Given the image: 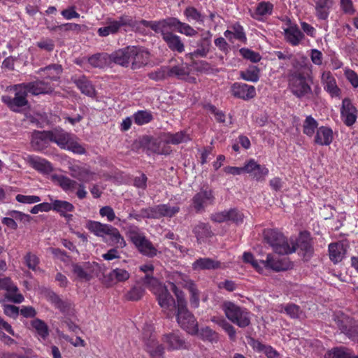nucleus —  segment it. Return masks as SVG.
Returning <instances> with one entry per match:
<instances>
[{"label":"nucleus","mask_w":358,"mask_h":358,"mask_svg":"<svg viewBox=\"0 0 358 358\" xmlns=\"http://www.w3.org/2000/svg\"><path fill=\"white\" fill-rule=\"evenodd\" d=\"M243 260L245 263L250 264L252 267L259 273L263 272V268L259 262L255 259L253 255L250 252H244L243 254Z\"/></svg>","instance_id":"69168bd1"},{"label":"nucleus","mask_w":358,"mask_h":358,"mask_svg":"<svg viewBox=\"0 0 358 358\" xmlns=\"http://www.w3.org/2000/svg\"><path fill=\"white\" fill-rule=\"evenodd\" d=\"M143 341L145 345V350L151 358H164V347L159 344L154 333L144 330L143 332Z\"/></svg>","instance_id":"ddd939ff"},{"label":"nucleus","mask_w":358,"mask_h":358,"mask_svg":"<svg viewBox=\"0 0 358 358\" xmlns=\"http://www.w3.org/2000/svg\"><path fill=\"white\" fill-rule=\"evenodd\" d=\"M244 215L242 212L236 208H231L227 210V222H232L236 224L243 222Z\"/></svg>","instance_id":"e2e57ef3"},{"label":"nucleus","mask_w":358,"mask_h":358,"mask_svg":"<svg viewBox=\"0 0 358 358\" xmlns=\"http://www.w3.org/2000/svg\"><path fill=\"white\" fill-rule=\"evenodd\" d=\"M221 308L226 317L241 328H245L251 324V313L231 301H224Z\"/></svg>","instance_id":"423d86ee"},{"label":"nucleus","mask_w":358,"mask_h":358,"mask_svg":"<svg viewBox=\"0 0 358 358\" xmlns=\"http://www.w3.org/2000/svg\"><path fill=\"white\" fill-rule=\"evenodd\" d=\"M324 358H351V355L344 348L337 347L328 350L324 355Z\"/></svg>","instance_id":"052dcab7"},{"label":"nucleus","mask_w":358,"mask_h":358,"mask_svg":"<svg viewBox=\"0 0 358 358\" xmlns=\"http://www.w3.org/2000/svg\"><path fill=\"white\" fill-rule=\"evenodd\" d=\"M264 242L280 255H289L294 252V248L289 247V241L284 234L276 229H265L263 231Z\"/></svg>","instance_id":"0eeeda50"},{"label":"nucleus","mask_w":358,"mask_h":358,"mask_svg":"<svg viewBox=\"0 0 358 358\" xmlns=\"http://www.w3.org/2000/svg\"><path fill=\"white\" fill-rule=\"evenodd\" d=\"M130 46L119 49L109 55L110 64L113 62L124 67L129 66Z\"/></svg>","instance_id":"c85d7f7f"},{"label":"nucleus","mask_w":358,"mask_h":358,"mask_svg":"<svg viewBox=\"0 0 358 358\" xmlns=\"http://www.w3.org/2000/svg\"><path fill=\"white\" fill-rule=\"evenodd\" d=\"M163 136H164L169 145H170V144L178 145L182 143H186L191 140V138L185 130L180 131L174 134L166 132L164 133Z\"/></svg>","instance_id":"e433bc0d"},{"label":"nucleus","mask_w":358,"mask_h":358,"mask_svg":"<svg viewBox=\"0 0 358 358\" xmlns=\"http://www.w3.org/2000/svg\"><path fill=\"white\" fill-rule=\"evenodd\" d=\"M280 312L285 313L292 319L299 318L302 313L300 306L292 303L286 304L283 307V310H280Z\"/></svg>","instance_id":"13d9d810"},{"label":"nucleus","mask_w":358,"mask_h":358,"mask_svg":"<svg viewBox=\"0 0 358 358\" xmlns=\"http://www.w3.org/2000/svg\"><path fill=\"white\" fill-rule=\"evenodd\" d=\"M31 325L41 339L45 341L48 338L49 336V328L43 320L35 318L31 322Z\"/></svg>","instance_id":"49530a36"},{"label":"nucleus","mask_w":358,"mask_h":358,"mask_svg":"<svg viewBox=\"0 0 358 358\" xmlns=\"http://www.w3.org/2000/svg\"><path fill=\"white\" fill-rule=\"evenodd\" d=\"M52 210L58 213L60 216H62L66 213H72L75 210L74 206L66 201L63 200H54L51 203Z\"/></svg>","instance_id":"a18cd8bd"},{"label":"nucleus","mask_w":358,"mask_h":358,"mask_svg":"<svg viewBox=\"0 0 358 358\" xmlns=\"http://www.w3.org/2000/svg\"><path fill=\"white\" fill-rule=\"evenodd\" d=\"M196 334H199L202 341L211 343H217L220 339L219 334L209 327H202L200 330L198 329Z\"/></svg>","instance_id":"09e8293b"},{"label":"nucleus","mask_w":358,"mask_h":358,"mask_svg":"<svg viewBox=\"0 0 358 358\" xmlns=\"http://www.w3.org/2000/svg\"><path fill=\"white\" fill-rule=\"evenodd\" d=\"M49 141L57 144L61 149H64L72 134L58 127L48 131Z\"/></svg>","instance_id":"b1692460"},{"label":"nucleus","mask_w":358,"mask_h":358,"mask_svg":"<svg viewBox=\"0 0 358 358\" xmlns=\"http://www.w3.org/2000/svg\"><path fill=\"white\" fill-rule=\"evenodd\" d=\"M129 65L131 69H139L146 66L149 62L150 52L141 46H130Z\"/></svg>","instance_id":"4468645a"},{"label":"nucleus","mask_w":358,"mask_h":358,"mask_svg":"<svg viewBox=\"0 0 358 358\" xmlns=\"http://www.w3.org/2000/svg\"><path fill=\"white\" fill-rule=\"evenodd\" d=\"M273 4L270 1H261L257 3L255 10L250 12V16L258 21L263 20L266 15H271L273 13Z\"/></svg>","instance_id":"473e14b6"},{"label":"nucleus","mask_w":358,"mask_h":358,"mask_svg":"<svg viewBox=\"0 0 358 358\" xmlns=\"http://www.w3.org/2000/svg\"><path fill=\"white\" fill-rule=\"evenodd\" d=\"M72 80L82 94L91 98L96 96V91L95 87L86 76H74L72 78Z\"/></svg>","instance_id":"393cba45"},{"label":"nucleus","mask_w":358,"mask_h":358,"mask_svg":"<svg viewBox=\"0 0 358 358\" xmlns=\"http://www.w3.org/2000/svg\"><path fill=\"white\" fill-rule=\"evenodd\" d=\"M25 87L28 92L33 95L48 94L52 92L50 85L44 80H37L33 82L24 83Z\"/></svg>","instance_id":"cd10ccee"},{"label":"nucleus","mask_w":358,"mask_h":358,"mask_svg":"<svg viewBox=\"0 0 358 358\" xmlns=\"http://www.w3.org/2000/svg\"><path fill=\"white\" fill-rule=\"evenodd\" d=\"M134 123L138 126L150 123L153 120L152 112L147 110H139L133 115Z\"/></svg>","instance_id":"3c124183"},{"label":"nucleus","mask_w":358,"mask_h":358,"mask_svg":"<svg viewBox=\"0 0 358 358\" xmlns=\"http://www.w3.org/2000/svg\"><path fill=\"white\" fill-rule=\"evenodd\" d=\"M222 263L209 257H200L192 263L194 271L215 270L221 268Z\"/></svg>","instance_id":"c756f323"},{"label":"nucleus","mask_w":358,"mask_h":358,"mask_svg":"<svg viewBox=\"0 0 358 358\" xmlns=\"http://www.w3.org/2000/svg\"><path fill=\"white\" fill-rule=\"evenodd\" d=\"M28 162L33 169L41 173H48L53 169L50 162L38 156H29Z\"/></svg>","instance_id":"72a5a7b5"},{"label":"nucleus","mask_w":358,"mask_h":358,"mask_svg":"<svg viewBox=\"0 0 358 358\" xmlns=\"http://www.w3.org/2000/svg\"><path fill=\"white\" fill-rule=\"evenodd\" d=\"M124 27L131 28L133 30L142 31L143 24L140 21H136L127 14L121 15L117 20L108 17L106 20V26L99 27L97 34L101 37H106L109 35L117 34L120 29Z\"/></svg>","instance_id":"39448f33"},{"label":"nucleus","mask_w":358,"mask_h":358,"mask_svg":"<svg viewBox=\"0 0 358 358\" xmlns=\"http://www.w3.org/2000/svg\"><path fill=\"white\" fill-rule=\"evenodd\" d=\"M339 6L343 14L352 15L356 12L352 0H340Z\"/></svg>","instance_id":"338daca9"},{"label":"nucleus","mask_w":358,"mask_h":358,"mask_svg":"<svg viewBox=\"0 0 358 358\" xmlns=\"http://www.w3.org/2000/svg\"><path fill=\"white\" fill-rule=\"evenodd\" d=\"M10 90L14 92V96L3 95L1 101L6 105L10 110L14 113H21L22 108L29 106L28 92L24 83L13 85L10 86Z\"/></svg>","instance_id":"6e6552de"},{"label":"nucleus","mask_w":358,"mask_h":358,"mask_svg":"<svg viewBox=\"0 0 358 358\" xmlns=\"http://www.w3.org/2000/svg\"><path fill=\"white\" fill-rule=\"evenodd\" d=\"M287 83L292 94L299 99L312 93L313 77L309 73L301 69L290 70L287 73Z\"/></svg>","instance_id":"20e7f679"},{"label":"nucleus","mask_w":358,"mask_h":358,"mask_svg":"<svg viewBox=\"0 0 358 358\" xmlns=\"http://www.w3.org/2000/svg\"><path fill=\"white\" fill-rule=\"evenodd\" d=\"M212 36L213 34L209 30L203 31L201 34L200 38L196 41L197 48L189 53L191 59L206 57L207 56L212 45Z\"/></svg>","instance_id":"dca6fc26"},{"label":"nucleus","mask_w":358,"mask_h":358,"mask_svg":"<svg viewBox=\"0 0 358 358\" xmlns=\"http://www.w3.org/2000/svg\"><path fill=\"white\" fill-rule=\"evenodd\" d=\"M319 128L317 121L311 115L306 117L303 123V132L308 137H312Z\"/></svg>","instance_id":"603ef678"},{"label":"nucleus","mask_w":358,"mask_h":358,"mask_svg":"<svg viewBox=\"0 0 358 358\" xmlns=\"http://www.w3.org/2000/svg\"><path fill=\"white\" fill-rule=\"evenodd\" d=\"M139 144L147 152L157 155H169L173 151L171 147L167 144L164 136L160 140L150 136H144L140 139Z\"/></svg>","instance_id":"9d476101"},{"label":"nucleus","mask_w":358,"mask_h":358,"mask_svg":"<svg viewBox=\"0 0 358 358\" xmlns=\"http://www.w3.org/2000/svg\"><path fill=\"white\" fill-rule=\"evenodd\" d=\"M162 341L166 345L169 351L187 350L189 345L185 339L178 332L165 334Z\"/></svg>","instance_id":"a211bd4d"},{"label":"nucleus","mask_w":358,"mask_h":358,"mask_svg":"<svg viewBox=\"0 0 358 358\" xmlns=\"http://www.w3.org/2000/svg\"><path fill=\"white\" fill-rule=\"evenodd\" d=\"M145 293V289L138 285H134L125 294V299L127 301H138L140 300Z\"/></svg>","instance_id":"5fc2aeb1"},{"label":"nucleus","mask_w":358,"mask_h":358,"mask_svg":"<svg viewBox=\"0 0 358 358\" xmlns=\"http://www.w3.org/2000/svg\"><path fill=\"white\" fill-rule=\"evenodd\" d=\"M321 82L324 89L331 97H339L341 93V89L338 87L336 78L331 71H324L322 73Z\"/></svg>","instance_id":"5701e85b"},{"label":"nucleus","mask_w":358,"mask_h":358,"mask_svg":"<svg viewBox=\"0 0 358 358\" xmlns=\"http://www.w3.org/2000/svg\"><path fill=\"white\" fill-rule=\"evenodd\" d=\"M162 24H165L171 31H177L187 36H194L197 31L189 24L180 22L176 17H167L162 19Z\"/></svg>","instance_id":"aec40b11"},{"label":"nucleus","mask_w":358,"mask_h":358,"mask_svg":"<svg viewBox=\"0 0 358 358\" xmlns=\"http://www.w3.org/2000/svg\"><path fill=\"white\" fill-rule=\"evenodd\" d=\"M178 206H170L169 204H159L156 206L157 219L163 217L171 218L180 212Z\"/></svg>","instance_id":"79ce46f5"},{"label":"nucleus","mask_w":358,"mask_h":358,"mask_svg":"<svg viewBox=\"0 0 358 358\" xmlns=\"http://www.w3.org/2000/svg\"><path fill=\"white\" fill-rule=\"evenodd\" d=\"M171 289L173 291V292L175 294L176 298H177V304H176V308H184L185 306H187V302L185 299L184 293L182 290L179 289L178 287L173 282L171 284Z\"/></svg>","instance_id":"0e129e2a"},{"label":"nucleus","mask_w":358,"mask_h":358,"mask_svg":"<svg viewBox=\"0 0 358 358\" xmlns=\"http://www.w3.org/2000/svg\"><path fill=\"white\" fill-rule=\"evenodd\" d=\"M328 252L330 260L336 264L343 260L346 253V249L342 243L335 242L329 245Z\"/></svg>","instance_id":"7c9ffc66"},{"label":"nucleus","mask_w":358,"mask_h":358,"mask_svg":"<svg viewBox=\"0 0 358 358\" xmlns=\"http://www.w3.org/2000/svg\"><path fill=\"white\" fill-rule=\"evenodd\" d=\"M148 77L154 81H161L169 78L166 66H162L160 68L148 73Z\"/></svg>","instance_id":"bf43d9fd"},{"label":"nucleus","mask_w":358,"mask_h":358,"mask_svg":"<svg viewBox=\"0 0 358 358\" xmlns=\"http://www.w3.org/2000/svg\"><path fill=\"white\" fill-rule=\"evenodd\" d=\"M184 15L187 20H192L200 24H203L205 21V16L192 6L187 7L184 10Z\"/></svg>","instance_id":"6e6d98bb"},{"label":"nucleus","mask_w":358,"mask_h":358,"mask_svg":"<svg viewBox=\"0 0 358 358\" xmlns=\"http://www.w3.org/2000/svg\"><path fill=\"white\" fill-rule=\"evenodd\" d=\"M130 278L129 271L124 268H116L113 269L107 275L110 284L125 282Z\"/></svg>","instance_id":"37998d69"},{"label":"nucleus","mask_w":358,"mask_h":358,"mask_svg":"<svg viewBox=\"0 0 358 358\" xmlns=\"http://www.w3.org/2000/svg\"><path fill=\"white\" fill-rule=\"evenodd\" d=\"M39 71L43 72L46 78L57 81L59 79L60 75L62 73L63 68L61 64H52L41 68Z\"/></svg>","instance_id":"4c0bfd02"},{"label":"nucleus","mask_w":358,"mask_h":358,"mask_svg":"<svg viewBox=\"0 0 358 358\" xmlns=\"http://www.w3.org/2000/svg\"><path fill=\"white\" fill-rule=\"evenodd\" d=\"M358 110L350 98H344L341 108V118L347 127H352L357 121Z\"/></svg>","instance_id":"2eb2a0df"},{"label":"nucleus","mask_w":358,"mask_h":358,"mask_svg":"<svg viewBox=\"0 0 358 358\" xmlns=\"http://www.w3.org/2000/svg\"><path fill=\"white\" fill-rule=\"evenodd\" d=\"M289 247L294 248V252L298 250L304 262L310 261L314 255L313 238L308 231H301L295 241H289Z\"/></svg>","instance_id":"1a4fd4ad"},{"label":"nucleus","mask_w":358,"mask_h":358,"mask_svg":"<svg viewBox=\"0 0 358 358\" xmlns=\"http://www.w3.org/2000/svg\"><path fill=\"white\" fill-rule=\"evenodd\" d=\"M49 141L48 131H35L32 134L31 145L35 150H43Z\"/></svg>","instance_id":"c9c22d12"},{"label":"nucleus","mask_w":358,"mask_h":358,"mask_svg":"<svg viewBox=\"0 0 358 358\" xmlns=\"http://www.w3.org/2000/svg\"><path fill=\"white\" fill-rule=\"evenodd\" d=\"M136 247L143 255L149 257H153L157 255V250L153 246L152 243L144 236L140 239L136 244Z\"/></svg>","instance_id":"58836bf2"},{"label":"nucleus","mask_w":358,"mask_h":358,"mask_svg":"<svg viewBox=\"0 0 358 358\" xmlns=\"http://www.w3.org/2000/svg\"><path fill=\"white\" fill-rule=\"evenodd\" d=\"M85 227L94 236L102 238L103 241L110 245L124 248L127 245L119 230L110 224L89 220L86 222Z\"/></svg>","instance_id":"f257e3e1"},{"label":"nucleus","mask_w":358,"mask_h":358,"mask_svg":"<svg viewBox=\"0 0 358 358\" xmlns=\"http://www.w3.org/2000/svg\"><path fill=\"white\" fill-rule=\"evenodd\" d=\"M334 139V133L331 128L327 126H321L317 128L314 134V143L321 146H329Z\"/></svg>","instance_id":"a878e982"},{"label":"nucleus","mask_w":358,"mask_h":358,"mask_svg":"<svg viewBox=\"0 0 358 358\" xmlns=\"http://www.w3.org/2000/svg\"><path fill=\"white\" fill-rule=\"evenodd\" d=\"M260 77V69L256 66H250L240 71V78L248 82L257 83Z\"/></svg>","instance_id":"de8ad7c7"},{"label":"nucleus","mask_w":358,"mask_h":358,"mask_svg":"<svg viewBox=\"0 0 358 358\" xmlns=\"http://www.w3.org/2000/svg\"><path fill=\"white\" fill-rule=\"evenodd\" d=\"M87 61L92 67L103 69L110 65L109 54L96 53L88 57Z\"/></svg>","instance_id":"a19ab883"},{"label":"nucleus","mask_w":358,"mask_h":358,"mask_svg":"<svg viewBox=\"0 0 358 358\" xmlns=\"http://www.w3.org/2000/svg\"><path fill=\"white\" fill-rule=\"evenodd\" d=\"M239 52L244 59L250 60L253 63H257L262 59L261 55L258 52L246 48H241Z\"/></svg>","instance_id":"680f3d73"},{"label":"nucleus","mask_w":358,"mask_h":358,"mask_svg":"<svg viewBox=\"0 0 358 358\" xmlns=\"http://www.w3.org/2000/svg\"><path fill=\"white\" fill-rule=\"evenodd\" d=\"M166 66L169 78L185 80L190 73L188 64L184 62L182 59H180L179 61L172 59L170 61V65Z\"/></svg>","instance_id":"f3484780"},{"label":"nucleus","mask_w":358,"mask_h":358,"mask_svg":"<svg viewBox=\"0 0 358 358\" xmlns=\"http://www.w3.org/2000/svg\"><path fill=\"white\" fill-rule=\"evenodd\" d=\"M71 176L83 184L95 180V173L84 166H74L71 168Z\"/></svg>","instance_id":"bb28decb"},{"label":"nucleus","mask_w":358,"mask_h":358,"mask_svg":"<svg viewBox=\"0 0 358 358\" xmlns=\"http://www.w3.org/2000/svg\"><path fill=\"white\" fill-rule=\"evenodd\" d=\"M141 23L143 27H149L156 34H161L162 39L171 51L178 53L184 52L185 45L180 37L174 34L165 24H162V20L155 21L141 20Z\"/></svg>","instance_id":"7ed1b4c3"},{"label":"nucleus","mask_w":358,"mask_h":358,"mask_svg":"<svg viewBox=\"0 0 358 358\" xmlns=\"http://www.w3.org/2000/svg\"><path fill=\"white\" fill-rule=\"evenodd\" d=\"M177 309L176 320L179 326L191 335L198 333V322L187 306Z\"/></svg>","instance_id":"f8f14e48"},{"label":"nucleus","mask_w":358,"mask_h":358,"mask_svg":"<svg viewBox=\"0 0 358 358\" xmlns=\"http://www.w3.org/2000/svg\"><path fill=\"white\" fill-rule=\"evenodd\" d=\"M142 280L143 284L156 296L158 304L164 311H171L176 309L175 299L169 292V289L156 278L145 275Z\"/></svg>","instance_id":"f03ea898"},{"label":"nucleus","mask_w":358,"mask_h":358,"mask_svg":"<svg viewBox=\"0 0 358 358\" xmlns=\"http://www.w3.org/2000/svg\"><path fill=\"white\" fill-rule=\"evenodd\" d=\"M231 95L237 99L248 101L253 99L257 93L255 87L246 83L236 82L230 88Z\"/></svg>","instance_id":"6ab92c4d"},{"label":"nucleus","mask_w":358,"mask_h":358,"mask_svg":"<svg viewBox=\"0 0 358 358\" xmlns=\"http://www.w3.org/2000/svg\"><path fill=\"white\" fill-rule=\"evenodd\" d=\"M74 135H71L69 138V142L64 150H68L73 153L83 155L85 153V148L75 140Z\"/></svg>","instance_id":"4d7b16f0"},{"label":"nucleus","mask_w":358,"mask_h":358,"mask_svg":"<svg viewBox=\"0 0 358 358\" xmlns=\"http://www.w3.org/2000/svg\"><path fill=\"white\" fill-rule=\"evenodd\" d=\"M211 321L220 327L228 334L231 341L236 340V330L226 319L222 317H213Z\"/></svg>","instance_id":"ea45409f"},{"label":"nucleus","mask_w":358,"mask_h":358,"mask_svg":"<svg viewBox=\"0 0 358 358\" xmlns=\"http://www.w3.org/2000/svg\"><path fill=\"white\" fill-rule=\"evenodd\" d=\"M193 232L199 242L211 237L213 234L210 226L204 222H199L193 229Z\"/></svg>","instance_id":"c03bdc74"},{"label":"nucleus","mask_w":358,"mask_h":358,"mask_svg":"<svg viewBox=\"0 0 358 358\" xmlns=\"http://www.w3.org/2000/svg\"><path fill=\"white\" fill-rule=\"evenodd\" d=\"M24 262L29 269L36 271L38 268L39 259L36 255L28 252L24 257Z\"/></svg>","instance_id":"774afa93"},{"label":"nucleus","mask_w":358,"mask_h":358,"mask_svg":"<svg viewBox=\"0 0 358 358\" xmlns=\"http://www.w3.org/2000/svg\"><path fill=\"white\" fill-rule=\"evenodd\" d=\"M192 207L196 213L206 211L209 206H213L215 202L214 192L209 187H203L192 198Z\"/></svg>","instance_id":"9b49d317"},{"label":"nucleus","mask_w":358,"mask_h":358,"mask_svg":"<svg viewBox=\"0 0 358 358\" xmlns=\"http://www.w3.org/2000/svg\"><path fill=\"white\" fill-rule=\"evenodd\" d=\"M185 288L190 294L189 303L191 307L197 308L199 306V292L196 284L192 280H189L186 282Z\"/></svg>","instance_id":"8fccbe9b"},{"label":"nucleus","mask_w":358,"mask_h":358,"mask_svg":"<svg viewBox=\"0 0 358 358\" xmlns=\"http://www.w3.org/2000/svg\"><path fill=\"white\" fill-rule=\"evenodd\" d=\"M285 38L291 45L296 46L304 39L305 35L296 25H294L285 29Z\"/></svg>","instance_id":"2f4dec72"},{"label":"nucleus","mask_w":358,"mask_h":358,"mask_svg":"<svg viewBox=\"0 0 358 358\" xmlns=\"http://www.w3.org/2000/svg\"><path fill=\"white\" fill-rule=\"evenodd\" d=\"M57 182L59 187L65 192H73L78 186V182L76 180L62 175L57 177Z\"/></svg>","instance_id":"864d4df0"},{"label":"nucleus","mask_w":358,"mask_h":358,"mask_svg":"<svg viewBox=\"0 0 358 358\" xmlns=\"http://www.w3.org/2000/svg\"><path fill=\"white\" fill-rule=\"evenodd\" d=\"M71 266L73 273L79 280L90 281L92 278L94 270L90 262L73 263Z\"/></svg>","instance_id":"4be33fe9"},{"label":"nucleus","mask_w":358,"mask_h":358,"mask_svg":"<svg viewBox=\"0 0 358 358\" xmlns=\"http://www.w3.org/2000/svg\"><path fill=\"white\" fill-rule=\"evenodd\" d=\"M333 0H315V15L317 19L325 20L329 15Z\"/></svg>","instance_id":"f704fd0d"},{"label":"nucleus","mask_w":358,"mask_h":358,"mask_svg":"<svg viewBox=\"0 0 358 358\" xmlns=\"http://www.w3.org/2000/svg\"><path fill=\"white\" fill-rule=\"evenodd\" d=\"M259 264L262 268L270 269L275 272L287 271L289 268V262L285 259L275 257L272 254H268L265 260H260Z\"/></svg>","instance_id":"412c9836"}]
</instances>
